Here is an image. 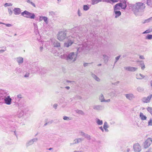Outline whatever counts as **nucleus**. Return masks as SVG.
<instances>
[{
	"label": "nucleus",
	"instance_id": "obj_1",
	"mask_svg": "<svg viewBox=\"0 0 152 152\" xmlns=\"http://www.w3.org/2000/svg\"><path fill=\"white\" fill-rule=\"evenodd\" d=\"M71 31H75L76 32H74L73 34L72 32L70 36H68V37L69 36V38H70L69 37L70 36L71 37V38H76V37H77V36L79 37V38H80V37H81V36L84 35L86 34L85 33L86 32L88 31L87 29L84 26L81 28L75 27L74 28L71 30Z\"/></svg>",
	"mask_w": 152,
	"mask_h": 152
},
{
	"label": "nucleus",
	"instance_id": "obj_2",
	"mask_svg": "<svg viewBox=\"0 0 152 152\" xmlns=\"http://www.w3.org/2000/svg\"><path fill=\"white\" fill-rule=\"evenodd\" d=\"M145 8V4L141 2H138L132 6V10L136 15H138L139 12H142Z\"/></svg>",
	"mask_w": 152,
	"mask_h": 152
},
{
	"label": "nucleus",
	"instance_id": "obj_3",
	"mask_svg": "<svg viewBox=\"0 0 152 152\" xmlns=\"http://www.w3.org/2000/svg\"><path fill=\"white\" fill-rule=\"evenodd\" d=\"M61 57L62 58L66 60L68 62L72 61L74 62L76 60L77 55L74 52H71L67 54L61 55Z\"/></svg>",
	"mask_w": 152,
	"mask_h": 152
},
{
	"label": "nucleus",
	"instance_id": "obj_4",
	"mask_svg": "<svg viewBox=\"0 0 152 152\" xmlns=\"http://www.w3.org/2000/svg\"><path fill=\"white\" fill-rule=\"evenodd\" d=\"M23 100L22 95L21 94H18L14 97V101L13 103H14L15 105L19 108H21L23 104Z\"/></svg>",
	"mask_w": 152,
	"mask_h": 152
},
{
	"label": "nucleus",
	"instance_id": "obj_5",
	"mask_svg": "<svg viewBox=\"0 0 152 152\" xmlns=\"http://www.w3.org/2000/svg\"><path fill=\"white\" fill-rule=\"evenodd\" d=\"M126 7V1H124L122 2L116 4L114 7V10H119L121 9V8L125 10Z\"/></svg>",
	"mask_w": 152,
	"mask_h": 152
},
{
	"label": "nucleus",
	"instance_id": "obj_6",
	"mask_svg": "<svg viewBox=\"0 0 152 152\" xmlns=\"http://www.w3.org/2000/svg\"><path fill=\"white\" fill-rule=\"evenodd\" d=\"M31 72L32 73H38L41 75L46 73L44 68H40L37 66L32 68Z\"/></svg>",
	"mask_w": 152,
	"mask_h": 152
},
{
	"label": "nucleus",
	"instance_id": "obj_7",
	"mask_svg": "<svg viewBox=\"0 0 152 152\" xmlns=\"http://www.w3.org/2000/svg\"><path fill=\"white\" fill-rule=\"evenodd\" d=\"M21 15L25 18L34 19L35 15L33 13H31L26 10H25L21 13Z\"/></svg>",
	"mask_w": 152,
	"mask_h": 152
},
{
	"label": "nucleus",
	"instance_id": "obj_8",
	"mask_svg": "<svg viewBox=\"0 0 152 152\" xmlns=\"http://www.w3.org/2000/svg\"><path fill=\"white\" fill-rule=\"evenodd\" d=\"M152 143V138L150 137L148 138L143 143V146L144 148H148Z\"/></svg>",
	"mask_w": 152,
	"mask_h": 152
},
{
	"label": "nucleus",
	"instance_id": "obj_9",
	"mask_svg": "<svg viewBox=\"0 0 152 152\" xmlns=\"http://www.w3.org/2000/svg\"><path fill=\"white\" fill-rule=\"evenodd\" d=\"M68 33L64 31H60L57 34V38H68L69 37L67 36Z\"/></svg>",
	"mask_w": 152,
	"mask_h": 152
},
{
	"label": "nucleus",
	"instance_id": "obj_10",
	"mask_svg": "<svg viewBox=\"0 0 152 152\" xmlns=\"http://www.w3.org/2000/svg\"><path fill=\"white\" fill-rule=\"evenodd\" d=\"M4 99V103L7 105H10L11 104L12 101V99L10 98V96H8L7 97H5L2 99Z\"/></svg>",
	"mask_w": 152,
	"mask_h": 152
},
{
	"label": "nucleus",
	"instance_id": "obj_11",
	"mask_svg": "<svg viewBox=\"0 0 152 152\" xmlns=\"http://www.w3.org/2000/svg\"><path fill=\"white\" fill-rule=\"evenodd\" d=\"M133 148L135 152H140L141 150V146L138 143L134 144Z\"/></svg>",
	"mask_w": 152,
	"mask_h": 152
},
{
	"label": "nucleus",
	"instance_id": "obj_12",
	"mask_svg": "<svg viewBox=\"0 0 152 152\" xmlns=\"http://www.w3.org/2000/svg\"><path fill=\"white\" fill-rule=\"evenodd\" d=\"M101 2L108 3L109 2V0H91V4L92 5H94Z\"/></svg>",
	"mask_w": 152,
	"mask_h": 152
},
{
	"label": "nucleus",
	"instance_id": "obj_13",
	"mask_svg": "<svg viewBox=\"0 0 152 152\" xmlns=\"http://www.w3.org/2000/svg\"><path fill=\"white\" fill-rule=\"evenodd\" d=\"M80 135L82 137H84L88 140H90L91 139V136L90 135L86 134L82 131H80L79 132Z\"/></svg>",
	"mask_w": 152,
	"mask_h": 152
},
{
	"label": "nucleus",
	"instance_id": "obj_14",
	"mask_svg": "<svg viewBox=\"0 0 152 152\" xmlns=\"http://www.w3.org/2000/svg\"><path fill=\"white\" fill-rule=\"evenodd\" d=\"M124 69L125 70L130 72H134L137 69V68L132 66L125 67Z\"/></svg>",
	"mask_w": 152,
	"mask_h": 152
},
{
	"label": "nucleus",
	"instance_id": "obj_15",
	"mask_svg": "<svg viewBox=\"0 0 152 152\" xmlns=\"http://www.w3.org/2000/svg\"><path fill=\"white\" fill-rule=\"evenodd\" d=\"M152 97V94H151L147 97H144L142 99L143 102L145 103H148L150 102L151 98Z\"/></svg>",
	"mask_w": 152,
	"mask_h": 152
},
{
	"label": "nucleus",
	"instance_id": "obj_16",
	"mask_svg": "<svg viewBox=\"0 0 152 152\" xmlns=\"http://www.w3.org/2000/svg\"><path fill=\"white\" fill-rule=\"evenodd\" d=\"M74 43V42L72 40L68 39L64 43V46L67 48L69 47Z\"/></svg>",
	"mask_w": 152,
	"mask_h": 152
},
{
	"label": "nucleus",
	"instance_id": "obj_17",
	"mask_svg": "<svg viewBox=\"0 0 152 152\" xmlns=\"http://www.w3.org/2000/svg\"><path fill=\"white\" fill-rule=\"evenodd\" d=\"M121 15V12L119 10H114L113 15L115 18H117Z\"/></svg>",
	"mask_w": 152,
	"mask_h": 152
},
{
	"label": "nucleus",
	"instance_id": "obj_18",
	"mask_svg": "<svg viewBox=\"0 0 152 152\" xmlns=\"http://www.w3.org/2000/svg\"><path fill=\"white\" fill-rule=\"evenodd\" d=\"M93 109L94 110H101L104 109L103 106L101 105H95L93 107Z\"/></svg>",
	"mask_w": 152,
	"mask_h": 152
},
{
	"label": "nucleus",
	"instance_id": "obj_19",
	"mask_svg": "<svg viewBox=\"0 0 152 152\" xmlns=\"http://www.w3.org/2000/svg\"><path fill=\"white\" fill-rule=\"evenodd\" d=\"M13 13L16 15H19L21 12V10L19 8H15L13 10Z\"/></svg>",
	"mask_w": 152,
	"mask_h": 152
},
{
	"label": "nucleus",
	"instance_id": "obj_20",
	"mask_svg": "<svg viewBox=\"0 0 152 152\" xmlns=\"http://www.w3.org/2000/svg\"><path fill=\"white\" fill-rule=\"evenodd\" d=\"M125 96L127 99L129 100H131L132 99L135 98L134 95L131 93L125 94Z\"/></svg>",
	"mask_w": 152,
	"mask_h": 152
},
{
	"label": "nucleus",
	"instance_id": "obj_21",
	"mask_svg": "<svg viewBox=\"0 0 152 152\" xmlns=\"http://www.w3.org/2000/svg\"><path fill=\"white\" fill-rule=\"evenodd\" d=\"M20 108L25 113H26L29 110L28 107L26 106L25 105H24V103L23 104V105Z\"/></svg>",
	"mask_w": 152,
	"mask_h": 152
},
{
	"label": "nucleus",
	"instance_id": "obj_22",
	"mask_svg": "<svg viewBox=\"0 0 152 152\" xmlns=\"http://www.w3.org/2000/svg\"><path fill=\"white\" fill-rule=\"evenodd\" d=\"M15 59L19 65L22 64L23 61V58L21 57H17L15 58Z\"/></svg>",
	"mask_w": 152,
	"mask_h": 152
},
{
	"label": "nucleus",
	"instance_id": "obj_23",
	"mask_svg": "<svg viewBox=\"0 0 152 152\" xmlns=\"http://www.w3.org/2000/svg\"><path fill=\"white\" fill-rule=\"evenodd\" d=\"M116 91L115 90L111 89L110 90V92L109 94V95L112 97H116L117 96V95L116 94Z\"/></svg>",
	"mask_w": 152,
	"mask_h": 152
},
{
	"label": "nucleus",
	"instance_id": "obj_24",
	"mask_svg": "<svg viewBox=\"0 0 152 152\" xmlns=\"http://www.w3.org/2000/svg\"><path fill=\"white\" fill-rule=\"evenodd\" d=\"M102 56L104 63L105 64H107L110 58V57L105 54H103Z\"/></svg>",
	"mask_w": 152,
	"mask_h": 152
},
{
	"label": "nucleus",
	"instance_id": "obj_25",
	"mask_svg": "<svg viewBox=\"0 0 152 152\" xmlns=\"http://www.w3.org/2000/svg\"><path fill=\"white\" fill-rule=\"evenodd\" d=\"M83 140V139L81 138L76 139L74 140V142L73 143H71L70 144L72 145L78 143Z\"/></svg>",
	"mask_w": 152,
	"mask_h": 152
},
{
	"label": "nucleus",
	"instance_id": "obj_26",
	"mask_svg": "<svg viewBox=\"0 0 152 152\" xmlns=\"http://www.w3.org/2000/svg\"><path fill=\"white\" fill-rule=\"evenodd\" d=\"M109 126L108 125L107 122L106 121L104 122L103 128L104 129L105 132H109V130L107 129V128H109Z\"/></svg>",
	"mask_w": 152,
	"mask_h": 152
},
{
	"label": "nucleus",
	"instance_id": "obj_27",
	"mask_svg": "<svg viewBox=\"0 0 152 152\" xmlns=\"http://www.w3.org/2000/svg\"><path fill=\"white\" fill-rule=\"evenodd\" d=\"M99 99L101 102H104L105 99L104 96L103 94H101L99 96Z\"/></svg>",
	"mask_w": 152,
	"mask_h": 152
},
{
	"label": "nucleus",
	"instance_id": "obj_28",
	"mask_svg": "<svg viewBox=\"0 0 152 152\" xmlns=\"http://www.w3.org/2000/svg\"><path fill=\"white\" fill-rule=\"evenodd\" d=\"M43 19L45 22V23L46 24H48V18L46 17L45 16H42L40 17L39 18V20L40 21H41Z\"/></svg>",
	"mask_w": 152,
	"mask_h": 152
},
{
	"label": "nucleus",
	"instance_id": "obj_29",
	"mask_svg": "<svg viewBox=\"0 0 152 152\" xmlns=\"http://www.w3.org/2000/svg\"><path fill=\"white\" fill-rule=\"evenodd\" d=\"M34 142L32 140H30L28 141L26 143V146L27 147H28L29 146L31 145L34 144Z\"/></svg>",
	"mask_w": 152,
	"mask_h": 152
},
{
	"label": "nucleus",
	"instance_id": "obj_30",
	"mask_svg": "<svg viewBox=\"0 0 152 152\" xmlns=\"http://www.w3.org/2000/svg\"><path fill=\"white\" fill-rule=\"evenodd\" d=\"M140 118L142 121L146 120L147 118V117L144 115L143 113L141 112H140Z\"/></svg>",
	"mask_w": 152,
	"mask_h": 152
},
{
	"label": "nucleus",
	"instance_id": "obj_31",
	"mask_svg": "<svg viewBox=\"0 0 152 152\" xmlns=\"http://www.w3.org/2000/svg\"><path fill=\"white\" fill-rule=\"evenodd\" d=\"M92 77L96 81L100 82V79L96 75L94 74H92L91 75Z\"/></svg>",
	"mask_w": 152,
	"mask_h": 152
},
{
	"label": "nucleus",
	"instance_id": "obj_32",
	"mask_svg": "<svg viewBox=\"0 0 152 152\" xmlns=\"http://www.w3.org/2000/svg\"><path fill=\"white\" fill-rule=\"evenodd\" d=\"M96 121L97 124L99 125H101L103 124V121L102 120H100L99 119L96 118Z\"/></svg>",
	"mask_w": 152,
	"mask_h": 152
},
{
	"label": "nucleus",
	"instance_id": "obj_33",
	"mask_svg": "<svg viewBox=\"0 0 152 152\" xmlns=\"http://www.w3.org/2000/svg\"><path fill=\"white\" fill-rule=\"evenodd\" d=\"M54 47H59L60 46V43L57 41H55L53 43Z\"/></svg>",
	"mask_w": 152,
	"mask_h": 152
},
{
	"label": "nucleus",
	"instance_id": "obj_34",
	"mask_svg": "<svg viewBox=\"0 0 152 152\" xmlns=\"http://www.w3.org/2000/svg\"><path fill=\"white\" fill-rule=\"evenodd\" d=\"M7 93V91H1L0 92L1 94L3 95L4 97H7L6 96L8 95Z\"/></svg>",
	"mask_w": 152,
	"mask_h": 152
},
{
	"label": "nucleus",
	"instance_id": "obj_35",
	"mask_svg": "<svg viewBox=\"0 0 152 152\" xmlns=\"http://www.w3.org/2000/svg\"><path fill=\"white\" fill-rule=\"evenodd\" d=\"M75 111L76 113L82 115H84L85 114L84 112L82 110L77 109Z\"/></svg>",
	"mask_w": 152,
	"mask_h": 152
},
{
	"label": "nucleus",
	"instance_id": "obj_36",
	"mask_svg": "<svg viewBox=\"0 0 152 152\" xmlns=\"http://www.w3.org/2000/svg\"><path fill=\"white\" fill-rule=\"evenodd\" d=\"M90 5L87 4V5H85L83 6V10L85 11H87L89 9Z\"/></svg>",
	"mask_w": 152,
	"mask_h": 152
},
{
	"label": "nucleus",
	"instance_id": "obj_37",
	"mask_svg": "<svg viewBox=\"0 0 152 152\" xmlns=\"http://www.w3.org/2000/svg\"><path fill=\"white\" fill-rule=\"evenodd\" d=\"M147 4L151 7H152V0H147Z\"/></svg>",
	"mask_w": 152,
	"mask_h": 152
},
{
	"label": "nucleus",
	"instance_id": "obj_38",
	"mask_svg": "<svg viewBox=\"0 0 152 152\" xmlns=\"http://www.w3.org/2000/svg\"><path fill=\"white\" fill-rule=\"evenodd\" d=\"M24 113V112L22 110L18 114V117L19 118L21 117L23 115Z\"/></svg>",
	"mask_w": 152,
	"mask_h": 152
},
{
	"label": "nucleus",
	"instance_id": "obj_39",
	"mask_svg": "<svg viewBox=\"0 0 152 152\" xmlns=\"http://www.w3.org/2000/svg\"><path fill=\"white\" fill-rule=\"evenodd\" d=\"M152 32V27L142 33L143 34L148 33Z\"/></svg>",
	"mask_w": 152,
	"mask_h": 152
},
{
	"label": "nucleus",
	"instance_id": "obj_40",
	"mask_svg": "<svg viewBox=\"0 0 152 152\" xmlns=\"http://www.w3.org/2000/svg\"><path fill=\"white\" fill-rule=\"evenodd\" d=\"M97 34V33L96 34V32H95L94 31V32H92V31L90 32V36L91 37H96L97 36L96 34Z\"/></svg>",
	"mask_w": 152,
	"mask_h": 152
},
{
	"label": "nucleus",
	"instance_id": "obj_41",
	"mask_svg": "<svg viewBox=\"0 0 152 152\" xmlns=\"http://www.w3.org/2000/svg\"><path fill=\"white\" fill-rule=\"evenodd\" d=\"M146 109L148 112H149L152 116V107H148L146 108Z\"/></svg>",
	"mask_w": 152,
	"mask_h": 152
},
{
	"label": "nucleus",
	"instance_id": "obj_42",
	"mask_svg": "<svg viewBox=\"0 0 152 152\" xmlns=\"http://www.w3.org/2000/svg\"><path fill=\"white\" fill-rule=\"evenodd\" d=\"M26 1L27 3L30 4L31 5H32L34 7H35L36 6L35 4L33 3V2H31L30 0H26Z\"/></svg>",
	"mask_w": 152,
	"mask_h": 152
},
{
	"label": "nucleus",
	"instance_id": "obj_43",
	"mask_svg": "<svg viewBox=\"0 0 152 152\" xmlns=\"http://www.w3.org/2000/svg\"><path fill=\"white\" fill-rule=\"evenodd\" d=\"M152 20V17H151L148 19L145 20L144 23H148L150 21Z\"/></svg>",
	"mask_w": 152,
	"mask_h": 152
},
{
	"label": "nucleus",
	"instance_id": "obj_44",
	"mask_svg": "<svg viewBox=\"0 0 152 152\" xmlns=\"http://www.w3.org/2000/svg\"><path fill=\"white\" fill-rule=\"evenodd\" d=\"M140 62H142V63L141 64V68L142 70H143L145 68V65L144 64L143 62L142 61H140Z\"/></svg>",
	"mask_w": 152,
	"mask_h": 152
},
{
	"label": "nucleus",
	"instance_id": "obj_45",
	"mask_svg": "<svg viewBox=\"0 0 152 152\" xmlns=\"http://www.w3.org/2000/svg\"><path fill=\"white\" fill-rule=\"evenodd\" d=\"M8 11L10 15H11L13 13L12 11L11 10V8L10 7L8 8Z\"/></svg>",
	"mask_w": 152,
	"mask_h": 152
},
{
	"label": "nucleus",
	"instance_id": "obj_46",
	"mask_svg": "<svg viewBox=\"0 0 152 152\" xmlns=\"http://www.w3.org/2000/svg\"><path fill=\"white\" fill-rule=\"evenodd\" d=\"M137 90L139 92H142L143 91L144 89L140 87H139L137 88Z\"/></svg>",
	"mask_w": 152,
	"mask_h": 152
},
{
	"label": "nucleus",
	"instance_id": "obj_47",
	"mask_svg": "<svg viewBox=\"0 0 152 152\" xmlns=\"http://www.w3.org/2000/svg\"><path fill=\"white\" fill-rule=\"evenodd\" d=\"M0 24H3L4 25H5L7 27H10L12 26L11 24H9V23L6 24L5 23H3L1 22H0Z\"/></svg>",
	"mask_w": 152,
	"mask_h": 152
},
{
	"label": "nucleus",
	"instance_id": "obj_48",
	"mask_svg": "<svg viewBox=\"0 0 152 152\" xmlns=\"http://www.w3.org/2000/svg\"><path fill=\"white\" fill-rule=\"evenodd\" d=\"M12 4L11 3H6L4 5V6L5 7H7L8 6H12Z\"/></svg>",
	"mask_w": 152,
	"mask_h": 152
},
{
	"label": "nucleus",
	"instance_id": "obj_49",
	"mask_svg": "<svg viewBox=\"0 0 152 152\" xmlns=\"http://www.w3.org/2000/svg\"><path fill=\"white\" fill-rule=\"evenodd\" d=\"M21 70H22L20 68L17 67L16 69L15 70V71L16 72H21Z\"/></svg>",
	"mask_w": 152,
	"mask_h": 152
},
{
	"label": "nucleus",
	"instance_id": "obj_50",
	"mask_svg": "<svg viewBox=\"0 0 152 152\" xmlns=\"http://www.w3.org/2000/svg\"><path fill=\"white\" fill-rule=\"evenodd\" d=\"M34 27L35 31H37L38 29V26L37 24L35 23H34Z\"/></svg>",
	"mask_w": 152,
	"mask_h": 152
},
{
	"label": "nucleus",
	"instance_id": "obj_51",
	"mask_svg": "<svg viewBox=\"0 0 152 152\" xmlns=\"http://www.w3.org/2000/svg\"><path fill=\"white\" fill-rule=\"evenodd\" d=\"M33 142H34V143L35 142H37L38 140V139L37 137L31 139Z\"/></svg>",
	"mask_w": 152,
	"mask_h": 152
},
{
	"label": "nucleus",
	"instance_id": "obj_52",
	"mask_svg": "<svg viewBox=\"0 0 152 152\" xmlns=\"http://www.w3.org/2000/svg\"><path fill=\"white\" fill-rule=\"evenodd\" d=\"M29 75L30 72H26L24 76L26 78L28 77H29Z\"/></svg>",
	"mask_w": 152,
	"mask_h": 152
},
{
	"label": "nucleus",
	"instance_id": "obj_53",
	"mask_svg": "<svg viewBox=\"0 0 152 152\" xmlns=\"http://www.w3.org/2000/svg\"><path fill=\"white\" fill-rule=\"evenodd\" d=\"M148 125L152 126V119L151 118H150L148 122Z\"/></svg>",
	"mask_w": 152,
	"mask_h": 152
},
{
	"label": "nucleus",
	"instance_id": "obj_54",
	"mask_svg": "<svg viewBox=\"0 0 152 152\" xmlns=\"http://www.w3.org/2000/svg\"><path fill=\"white\" fill-rule=\"evenodd\" d=\"M139 75L141 76V78H138L137 77V78L138 79H141L142 78H144L145 77V76L141 74H140Z\"/></svg>",
	"mask_w": 152,
	"mask_h": 152
},
{
	"label": "nucleus",
	"instance_id": "obj_55",
	"mask_svg": "<svg viewBox=\"0 0 152 152\" xmlns=\"http://www.w3.org/2000/svg\"><path fill=\"white\" fill-rule=\"evenodd\" d=\"M93 63V62H91V63H85L84 64H83V66H84V67H86V66H88V65L89 64H91Z\"/></svg>",
	"mask_w": 152,
	"mask_h": 152
},
{
	"label": "nucleus",
	"instance_id": "obj_56",
	"mask_svg": "<svg viewBox=\"0 0 152 152\" xmlns=\"http://www.w3.org/2000/svg\"><path fill=\"white\" fill-rule=\"evenodd\" d=\"M49 15H50L53 16L55 15V13L53 11H50L49 12Z\"/></svg>",
	"mask_w": 152,
	"mask_h": 152
},
{
	"label": "nucleus",
	"instance_id": "obj_57",
	"mask_svg": "<svg viewBox=\"0 0 152 152\" xmlns=\"http://www.w3.org/2000/svg\"><path fill=\"white\" fill-rule=\"evenodd\" d=\"M120 56H121L120 55H119L118 56H117L115 57V58L116 60L115 62V63H116L119 60Z\"/></svg>",
	"mask_w": 152,
	"mask_h": 152
},
{
	"label": "nucleus",
	"instance_id": "obj_58",
	"mask_svg": "<svg viewBox=\"0 0 152 152\" xmlns=\"http://www.w3.org/2000/svg\"><path fill=\"white\" fill-rule=\"evenodd\" d=\"M58 106V104H55L53 105V107L55 108V109H56L57 108Z\"/></svg>",
	"mask_w": 152,
	"mask_h": 152
},
{
	"label": "nucleus",
	"instance_id": "obj_59",
	"mask_svg": "<svg viewBox=\"0 0 152 152\" xmlns=\"http://www.w3.org/2000/svg\"><path fill=\"white\" fill-rule=\"evenodd\" d=\"M84 47H82V50H80V48H78L77 49V51L79 52H81V51H83V49H84Z\"/></svg>",
	"mask_w": 152,
	"mask_h": 152
},
{
	"label": "nucleus",
	"instance_id": "obj_60",
	"mask_svg": "<svg viewBox=\"0 0 152 152\" xmlns=\"http://www.w3.org/2000/svg\"><path fill=\"white\" fill-rule=\"evenodd\" d=\"M53 122V121H51L50 122H46L45 124L44 125V126H46L47 124H51Z\"/></svg>",
	"mask_w": 152,
	"mask_h": 152
},
{
	"label": "nucleus",
	"instance_id": "obj_61",
	"mask_svg": "<svg viewBox=\"0 0 152 152\" xmlns=\"http://www.w3.org/2000/svg\"><path fill=\"white\" fill-rule=\"evenodd\" d=\"M63 119L64 120H68L69 119V118L66 116H64L63 117Z\"/></svg>",
	"mask_w": 152,
	"mask_h": 152
},
{
	"label": "nucleus",
	"instance_id": "obj_62",
	"mask_svg": "<svg viewBox=\"0 0 152 152\" xmlns=\"http://www.w3.org/2000/svg\"><path fill=\"white\" fill-rule=\"evenodd\" d=\"M55 48H53L52 52L54 53H58V52H57V51L56 50H55Z\"/></svg>",
	"mask_w": 152,
	"mask_h": 152
},
{
	"label": "nucleus",
	"instance_id": "obj_63",
	"mask_svg": "<svg viewBox=\"0 0 152 152\" xmlns=\"http://www.w3.org/2000/svg\"><path fill=\"white\" fill-rule=\"evenodd\" d=\"M146 38H152V35L148 34Z\"/></svg>",
	"mask_w": 152,
	"mask_h": 152
},
{
	"label": "nucleus",
	"instance_id": "obj_64",
	"mask_svg": "<svg viewBox=\"0 0 152 152\" xmlns=\"http://www.w3.org/2000/svg\"><path fill=\"white\" fill-rule=\"evenodd\" d=\"M77 14L79 16H80L82 14L80 13L79 10H78Z\"/></svg>",
	"mask_w": 152,
	"mask_h": 152
}]
</instances>
